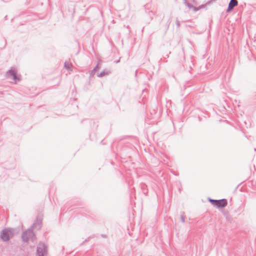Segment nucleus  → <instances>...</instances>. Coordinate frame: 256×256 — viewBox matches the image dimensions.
Here are the masks:
<instances>
[{"label":"nucleus","mask_w":256,"mask_h":256,"mask_svg":"<svg viewBox=\"0 0 256 256\" xmlns=\"http://www.w3.org/2000/svg\"><path fill=\"white\" fill-rule=\"evenodd\" d=\"M14 236V230L12 228H5L0 234V238L4 242L8 241Z\"/></svg>","instance_id":"nucleus-1"},{"label":"nucleus","mask_w":256,"mask_h":256,"mask_svg":"<svg viewBox=\"0 0 256 256\" xmlns=\"http://www.w3.org/2000/svg\"><path fill=\"white\" fill-rule=\"evenodd\" d=\"M46 246L44 244L40 243L37 248L36 256H45L47 254Z\"/></svg>","instance_id":"nucleus-2"},{"label":"nucleus","mask_w":256,"mask_h":256,"mask_svg":"<svg viewBox=\"0 0 256 256\" xmlns=\"http://www.w3.org/2000/svg\"><path fill=\"white\" fill-rule=\"evenodd\" d=\"M34 237L35 236L32 230L30 229L24 232L22 236V240L24 242H28L30 240H34Z\"/></svg>","instance_id":"nucleus-3"},{"label":"nucleus","mask_w":256,"mask_h":256,"mask_svg":"<svg viewBox=\"0 0 256 256\" xmlns=\"http://www.w3.org/2000/svg\"><path fill=\"white\" fill-rule=\"evenodd\" d=\"M212 204L218 208H224L227 205V201L226 199L220 200H210Z\"/></svg>","instance_id":"nucleus-4"},{"label":"nucleus","mask_w":256,"mask_h":256,"mask_svg":"<svg viewBox=\"0 0 256 256\" xmlns=\"http://www.w3.org/2000/svg\"><path fill=\"white\" fill-rule=\"evenodd\" d=\"M6 76L8 78H10L11 76L12 77V79L14 80H16L17 78V76L16 75V72L14 69H10L9 70L6 74Z\"/></svg>","instance_id":"nucleus-5"},{"label":"nucleus","mask_w":256,"mask_h":256,"mask_svg":"<svg viewBox=\"0 0 256 256\" xmlns=\"http://www.w3.org/2000/svg\"><path fill=\"white\" fill-rule=\"evenodd\" d=\"M238 5V1L237 0H230L228 8L227 10L228 12H230L231 10L234 6Z\"/></svg>","instance_id":"nucleus-6"},{"label":"nucleus","mask_w":256,"mask_h":256,"mask_svg":"<svg viewBox=\"0 0 256 256\" xmlns=\"http://www.w3.org/2000/svg\"><path fill=\"white\" fill-rule=\"evenodd\" d=\"M110 73V72L109 70H104L102 72L98 74V76L100 77L103 76L105 75H108Z\"/></svg>","instance_id":"nucleus-7"},{"label":"nucleus","mask_w":256,"mask_h":256,"mask_svg":"<svg viewBox=\"0 0 256 256\" xmlns=\"http://www.w3.org/2000/svg\"><path fill=\"white\" fill-rule=\"evenodd\" d=\"M72 66V64L68 62H65L64 63V67L66 69L68 70H70V68Z\"/></svg>","instance_id":"nucleus-8"},{"label":"nucleus","mask_w":256,"mask_h":256,"mask_svg":"<svg viewBox=\"0 0 256 256\" xmlns=\"http://www.w3.org/2000/svg\"><path fill=\"white\" fill-rule=\"evenodd\" d=\"M184 4H186V6H187L189 8H193V6H192V4H190L188 2H186V0H185Z\"/></svg>","instance_id":"nucleus-9"},{"label":"nucleus","mask_w":256,"mask_h":256,"mask_svg":"<svg viewBox=\"0 0 256 256\" xmlns=\"http://www.w3.org/2000/svg\"><path fill=\"white\" fill-rule=\"evenodd\" d=\"M181 220L182 222H184L185 220L184 216H181Z\"/></svg>","instance_id":"nucleus-10"},{"label":"nucleus","mask_w":256,"mask_h":256,"mask_svg":"<svg viewBox=\"0 0 256 256\" xmlns=\"http://www.w3.org/2000/svg\"><path fill=\"white\" fill-rule=\"evenodd\" d=\"M192 8L194 9V10L195 12H196V11H197V10H198V8H194V6H193V8Z\"/></svg>","instance_id":"nucleus-11"},{"label":"nucleus","mask_w":256,"mask_h":256,"mask_svg":"<svg viewBox=\"0 0 256 256\" xmlns=\"http://www.w3.org/2000/svg\"><path fill=\"white\" fill-rule=\"evenodd\" d=\"M36 226V224H33L32 226V228H34V227Z\"/></svg>","instance_id":"nucleus-12"},{"label":"nucleus","mask_w":256,"mask_h":256,"mask_svg":"<svg viewBox=\"0 0 256 256\" xmlns=\"http://www.w3.org/2000/svg\"><path fill=\"white\" fill-rule=\"evenodd\" d=\"M178 26H179V25H180V24H179L178 22Z\"/></svg>","instance_id":"nucleus-13"},{"label":"nucleus","mask_w":256,"mask_h":256,"mask_svg":"<svg viewBox=\"0 0 256 256\" xmlns=\"http://www.w3.org/2000/svg\"><path fill=\"white\" fill-rule=\"evenodd\" d=\"M38 228H40V225L39 224H38Z\"/></svg>","instance_id":"nucleus-14"}]
</instances>
